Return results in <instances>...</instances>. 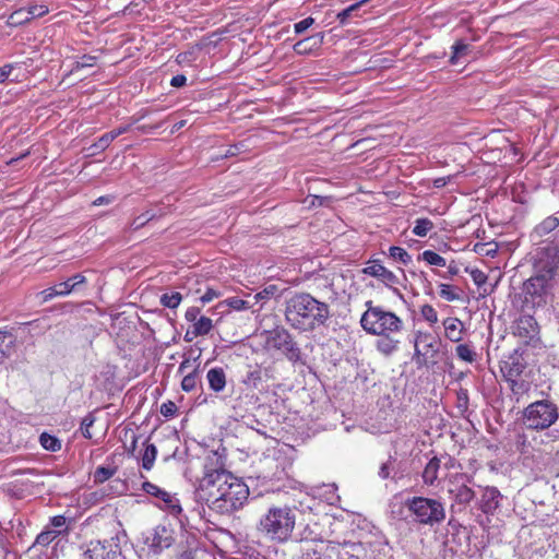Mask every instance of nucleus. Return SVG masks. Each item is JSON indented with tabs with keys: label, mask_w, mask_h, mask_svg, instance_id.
<instances>
[{
	"label": "nucleus",
	"mask_w": 559,
	"mask_h": 559,
	"mask_svg": "<svg viewBox=\"0 0 559 559\" xmlns=\"http://www.w3.org/2000/svg\"><path fill=\"white\" fill-rule=\"evenodd\" d=\"M195 500L218 514H230L243 507L249 497L248 486L226 469L205 467L194 491Z\"/></svg>",
	"instance_id": "f257e3e1"
},
{
	"label": "nucleus",
	"mask_w": 559,
	"mask_h": 559,
	"mask_svg": "<svg viewBox=\"0 0 559 559\" xmlns=\"http://www.w3.org/2000/svg\"><path fill=\"white\" fill-rule=\"evenodd\" d=\"M284 314L292 329L313 332L329 321L330 307L308 293H297L286 300Z\"/></svg>",
	"instance_id": "f03ea898"
},
{
	"label": "nucleus",
	"mask_w": 559,
	"mask_h": 559,
	"mask_svg": "<svg viewBox=\"0 0 559 559\" xmlns=\"http://www.w3.org/2000/svg\"><path fill=\"white\" fill-rule=\"evenodd\" d=\"M296 526V512L287 506H271L258 522V531L267 539L284 544L287 543Z\"/></svg>",
	"instance_id": "7ed1b4c3"
},
{
	"label": "nucleus",
	"mask_w": 559,
	"mask_h": 559,
	"mask_svg": "<svg viewBox=\"0 0 559 559\" xmlns=\"http://www.w3.org/2000/svg\"><path fill=\"white\" fill-rule=\"evenodd\" d=\"M367 310L360 318L361 328L371 335H397L404 328L403 320L381 306L366 302Z\"/></svg>",
	"instance_id": "20e7f679"
},
{
	"label": "nucleus",
	"mask_w": 559,
	"mask_h": 559,
	"mask_svg": "<svg viewBox=\"0 0 559 559\" xmlns=\"http://www.w3.org/2000/svg\"><path fill=\"white\" fill-rule=\"evenodd\" d=\"M559 419V407L549 399L530 403L521 414L522 425L527 430H548Z\"/></svg>",
	"instance_id": "39448f33"
},
{
	"label": "nucleus",
	"mask_w": 559,
	"mask_h": 559,
	"mask_svg": "<svg viewBox=\"0 0 559 559\" xmlns=\"http://www.w3.org/2000/svg\"><path fill=\"white\" fill-rule=\"evenodd\" d=\"M405 507L414 521L421 525H439L445 519V508L439 499L412 497L405 500Z\"/></svg>",
	"instance_id": "423d86ee"
},
{
	"label": "nucleus",
	"mask_w": 559,
	"mask_h": 559,
	"mask_svg": "<svg viewBox=\"0 0 559 559\" xmlns=\"http://www.w3.org/2000/svg\"><path fill=\"white\" fill-rule=\"evenodd\" d=\"M141 551L146 556H159L175 543V531L167 525L158 524L142 532L139 539Z\"/></svg>",
	"instance_id": "0eeeda50"
},
{
	"label": "nucleus",
	"mask_w": 559,
	"mask_h": 559,
	"mask_svg": "<svg viewBox=\"0 0 559 559\" xmlns=\"http://www.w3.org/2000/svg\"><path fill=\"white\" fill-rule=\"evenodd\" d=\"M265 346L267 349L282 352L288 360L298 361L300 349L292 334L283 326H276L265 332Z\"/></svg>",
	"instance_id": "6e6552de"
},
{
	"label": "nucleus",
	"mask_w": 559,
	"mask_h": 559,
	"mask_svg": "<svg viewBox=\"0 0 559 559\" xmlns=\"http://www.w3.org/2000/svg\"><path fill=\"white\" fill-rule=\"evenodd\" d=\"M551 276L540 274L528 278L523 286L525 301L534 306H542L546 302V296L550 289Z\"/></svg>",
	"instance_id": "1a4fd4ad"
},
{
	"label": "nucleus",
	"mask_w": 559,
	"mask_h": 559,
	"mask_svg": "<svg viewBox=\"0 0 559 559\" xmlns=\"http://www.w3.org/2000/svg\"><path fill=\"white\" fill-rule=\"evenodd\" d=\"M472 477L466 474H456L449 481L448 493L454 503L467 506L475 498V491L471 488Z\"/></svg>",
	"instance_id": "9d476101"
},
{
	"label": "nucleus",
	"mask_w": 559,
	"mask_h": 559,
	"mask_svg": "<svg viewBox=\"0 0 559 559\" xmlns=\"http://www.w3.org/2000/svg\"><path fill=\"white\" fill-rule=\"evenodd\" d=\"M414 346L415 355L423 362H427L429 359H433L439 352V341L429 332H416Z\"/></svg>",
	"instance_id": "9b49d317"
},
{
	"label": "nucleus",
	"mask_w": 559,
	"mask_h": 559,
	"mask_svg": "<svg viewBox=\"0 0 559 559\" xmlns=\"http://www.w3.org/2000/svg\"><path fill=\"white\" fill-rule=\"evenodd\" d=\"M120 555L118 544L111 540H91L84 551V559H117Z\"/></svg>",
	"instance_id": "f8f14e48"
},
{
	"label": "nucleus",
	"mask_w": 559,
	"mask_h": 559,
	"mask_svg": "<svg viewBox=\"0 0 559 559\" xmlns=\"http://www.w3.org/2000/svg\"><path fill=\"white\" fill-rule=\"evenodd\" d=\"M336 552L338 559H364L362 542L354 543L346 539L329 540L326 550Z\"/></svg>",
	"instance_id": "ddd939ff"
},
{
	"label": "nucleus",
	"mask_w": 559,
	"mask_h": 559,
	"mask_svg": "<svg viewBox=\"0 0 559 559\" xmlns=\"http://www.w3.org/2000/svg\"><path fill=\"white\" fill-rule=\"evenodd\" d=\"M526 368V361L523 353L519 348L514 349L500 361V371L504 380L520 378Z\"/></svg>",
	"instance_id": "4468645a"
},
{
	"label": "nucleus",
	"mask_w": 559,
	"mask_h": 559,
	"mask_svg": "<svg viewBox=\"0 0 559 559\" xmlns=\"http://www.w3.org/2000/svg\"><path fill=\"white\" fill-rule=\"evenodd\" d=\"M362 273L380 280L385 286L393 287L400 283L399 277L386 269L380 260H369Z\"/></svg>",
	"instance_id": "2eb2a0df"
},
{
	"label": "nucleus",
	"mask_w": 559,
	"mask_h": 559,
	"mask_svg": "<svg viewBox=\"0 0 559 559\" xmlns=\"http://www.w3.org/2000/svg\"><path fill=\"white\" fill-rule=\"evenodd\" d=\"M49 12L45 4H32L28 8H21L14 11L8 19V24L12 26L27 23L36 17H41Z\"/></svg>",
	"instance_id": "dca6fc26"
},
{
	"label": "nucleus",
	"mask_w": 559,
	"mask_h": 559,
	"mask_svg": "<svg viewBox=\"0 0 559 559\" xmlns=\"http://www.w3.org/2000/svg\"><path fill=\"white\" fill-rule=\"evenodd\" d=\"M364 559H385L389 552L388 543L382 536H374L373 539L362 542Z\"/></svg>",
	"instance_id": "f3484780"
},
{
	"label": "nucleus",
	"mask_w": 559,
	"mask_h": 559,
	"mask_svg": "<svg viewBox=\"0 0 559 559\" xmlns=\"http://www.w3.org/2000/svg\"><path fill=\"white\" fill-rule=\"evenodd\" d=\"M502 495L496 487H486L478 501V507L485 514L492 515L500 506Z\"/></svg>",
	"instance_id": "a211bd4d"
},
{
	"label": "nucleus",
	"mask_w": 559,
	"mask_h": 559,
	"mask_svg": "<svg viewBox=\"0 0 559 559\" xmlns=\"http://www.w3.org/2000/svg\"><path fill=\"white\" fill-rule=\"evenodd\" d=\"M323 38H324V34L319 33L314 36H310V37H307V38H304V39L297 41L294 45L293 49H294L295 53L300 55V56L310 55L314 50L320 48V46L323 43Z\"/></svg>",
	"instance_id": "6ab92c4d"
},
{
	"label": "nucleus",
	"mask_w": 559,
	"mask_h": 559,
	"mask_svg": "<svg viewBox=\"0 0 559 559\" xmlns=\"http://www.w3.org/2000/svg\"><path fill=\"white\" fill-rule=\"evenodd\" d=\"M537 330V322L532 316H521L514 325V334L526 338H533Z\"/></svg>",
	"instance_id": "aec40b11"
},
{
	"label": "nucleus",
	"mask_w": 559,
	"mask_h": 559,
	"mask_svg": "<svg viewBox=\"0 0 559 559\" xmlns=\"http://www.w3.org/2000/svg\"><path fill=\"white\" fill-rule=\"evenodd\" d=\"M445 337L454 343H459L463 338L464 324L459 318L448 317L442 322Z\"/></svg>",
	"instance_id": "412c9836"
},
{
	"label": "nucleus",
	"mask_w": 559,
	"mask_h": 559,
	"mask_svg": "<svg viewBox=\"0 0 559 559\" xmlns=\"http://www.w3.org/2000/svg\"><path fill=\"white\" fill-rule=\"evenodd\" d=\"M442 459L436 455L428 461L421 473L423 483L426 486L430 487L437 484Z\"/></svg>",
	"instance_id": "4be33fe9"
},
{
	"label": "nucleus",
	"mask_w": 559,
	"mask_h": 559,
	"mask_svg": "<svg viewBox=\"0 0 559 559\" xmlns=\"http://www.w3.org/2000/svg\"><path fill=\"white\" fill-rule=\"evenodd\" d=\"M206 380L210 389L216 393L222 392L226 386V373L221 367L211 368L206 373Z\"/></svg>",
	"instance_id": "5701e85b"
},
{
	"label": "nucleus",
	"mask_w": 559,
	"mask_h": 559,
	"mask_svg": "<svg viewBox=\"0 0 559 559\" xmlns=\"http://www.w3.org/2000/svg\"><path fill=\"white\" fill-rule=\"evenodd\" d=\"M131 126H121L118 127L105 134H103L93 145L92 147L95 148V151H105L110 143L120 136L121 134L128 132L130 130Z\"/></svg>",
	"instance_id": "b1692460"
},
{
	"label": "nucleus",
	"mask_w": 559,
	"mask_h": 559,
	"mask_svg": "<svg viewBox=\"0 0 559 559\" xmlns=\"http://www.w3.org/2000/svg\"><path fill=\"white\" fill-rule=\"evenodd\" d=\"M86 282L87 280L82 273H76L69 277L67 281L59 283L58 288L60 289L62 296H68Z\"/></svg>",
	"instance_id": "393cba45"
},
{
	"label": "nucleus",
	"mask_w": 559,
	"mask_h": 559,
	"mask_svg": "<svg viewBox=\"0 0 559 559\" xmlns=\"http://www.w3.org/2000/svg\"><path fill=\"white\" fill-rule=\"evenodd\" d=\"M376 343V348L381 354L389 356L399 349L400 341L395 338L396 335H379Z\"/></svg>",
	"instance_id": "a878e982"
},
{
	"label": "nucleus",
	"mask_w": 559,
	"mask_h": 559,
	"mask_svg": "<svg viewBox=\"0 0 559 559\" xmlns=\"http://www.w3.org/2000/svg\"><path fill=\"white\" fill-rule=\"evenodd\" d=\"M455 355L460 360L467 364H473L477 358V353L472 343L459 344L455 347Z\"/></svg>",
	"instance_id": "bb28decb"
},
{
	"label": "nucleus",
	"mask_w": 559,
	"mask_h": 559,
	"mask_svg": "<svg viewBox=\"0 0 559 559\" xmlns=\"http://www.w3.org/2000/svg\"><path fill=\"white\" fill-rule=\"evenodd\" d=\"M509 384L512 395L515 399V402H520V399L526 394L530 390V383L520 378H512L511 380H506Z\"/></svg>",
	"instance_id": "cd10ccee"
},
{
	"label": "nucleus",
	"mask_w": 559,
	"mask_h": 559,
	"mask_svg": "<svg viewBox=\"0 0 559 559\" xmlns=\"http://www.w3.org/2000/svg\"><path fill=\"white\" fill-rule=\"evenodd\" d=\"M439 295L447 301H457L462 300L463 292L456 286L441 283L439 284Z\"/></svg>",
	"instance_id": "c85d7f7f"
},
{
	"label": "nucleus",
	"mask_w": 559,
	"mask_h": 559,
	"mask_svg": "<svg viewBox=\"0 0 559 559\" xmlns=\"http://www.w3.org/2000/svg\"><path fill=\"white\" fill-rule=\"evenodd\" d=\"M213 329V321L209 317L200 316L195 322L192 323L193 337L203 336L211 332Z\"/></svg>",
	"instance_id": "c756f323"
},
{
	"label": "nucleus",
	"mask_w": 559,
	"mask_h": 559,
	"mask_svg": "<svg viewBox=\"0 0 559 559\" xmlns=\"http://www.w3.org/2000/svg\"><path fill=\"white\" fill-rule=\"evenodd\" d=\"M15 338L8 331H0V361L8 357L14 346Z\"/></svg>",
	"instance_id": "7c9ffc66"
},
{
	"label": "nucleus",
	"mask_w": 559,
	"mask_h": 559,
	"mask_svg": "<svg viewBox=\"0 0 559 559\" xmlns=\"http://www.w3.org/2000/svg\"><path fill=\"white\" fill-rule=\"evenodd\" d=\"M50 531H52L57 537L67 534L69 531V525L67 522V518L64 515H55L50 518L49 523L46 525Z\"/></svg>",
	"instance_id": "2f4dec72"
},
{
	"label": "nucleus",
	"mask_w": 559,
	"mask_h": 559,
	"mask_svg": "<svg viewBox=\"0 0 559 559\" xmlns=\"http://www.w3.org/2000/svg\"><path fill=\"white\" fill-rule=\"evenodd\" d=\"M559 226V219L555 216H549L545 218L540 224H538L534 231L537 236L543 237L550 231L555 230Z\"/></svg>",
	"instance_id": "473e14b6"
},
{
	"label": "nucleus",
	"mask_w": 559,
	"mask_h": 559,
	"mask_svg": "<svg viewBox=\"0 0 559 559\" xmlns=\"http://www.w3.org/2000/svg\"><path fill=\"white\" fill-rule=\"evenodd\" d=\"M418 260H423L429 265H435L439 267H444L447 265V261L443 257L432 250H425L418 255Z\"/></svg>",
	"instance_id": "72a5a7b5"
},
{
	"label": "nucleus",
	"mask_w": 559,
	"mask_h": 559,
	"mask_svg": "<svg viewBox=\"0 0 559 559\" xmlns=\"http://www.w3.org/2000/svg\"><path fill=\"white\" fill-rule=\"evenodd\" d=\"M40 445L50 452H57L61 449V441L47 432H43L39 437Z\"/></svg>",
	"instance_id": "f704fd0d"
},
{
	"label": "nucleus",
	"mask_w": 559,
	"mask_h": 559,
	"mask_svg": "<svg viewBox=\"0 0 559 559\" xmlns=\"http://www.w3.org/2000/svg\"><path fill=\"white\" fill-rule=\"evenodd\" d=\"M433 226L429 218H417L412 233L417 237H426L433 229Z\"/></svg>",
	"instance_id": "c9c22d12"
},
{
	"label": "nucleus",
	"mask_w": 559,
	"mask_h": 559,
	"mask_svg": "<svg viewBox=\"0 0 559 559\" xmlns=\"http://www.w3.org/2000/svg\"><path fill=\"white\" fill-rule=\"evenodd\" d=\"M389 257L404 265L412 262V255L402 247L391 246L389 248Z\"/></svg>",
	"instance_id": "e433bc0d"
},
{
	"label": "nucleus",
	"mask_w": 559,
	"mask_h": 559,
	"mask_svg": "<svg viewBox=\"0 0 559 559\" xmlns=\"http://www.w3.org/2000/svg\"><path fill=\"white\" fill-rule=\"evenodd\" d=\"M157 449L153 443L146 444L142 455V467L146 471L152 469L156 460Z\"/></svg>",
	"instance_id": "4c0bfd02"
},
{
	"label": "nucleus",
	"mask_w": 559,
	"mask_h": 559,
	"mask_svg": "<svg viewBox=\"0 0 559 559\" xmlns=\"http://www.w3.org/2000/svg\"><path fill=\"white\" fill-rule=\"evenodd\" d=\"M181 300H182V295L178 292L165 293L159 298L160 305L166 308H169V309L178 308Z\"/></svg>",
	"instance_id": "58836bf2"
},
{
	"label": "nucleus",
	"mask_w": 559,
	"mask_h": 559,
	"mask_svg": "<svg viewBox=\"0 0 559 559\" xmlns=\"http://www.w3.org/2000/svg\"><path fill=\"white\" fill-rule=\"evenodd\" d=\"M116 467L98 466L93 474V480L95 484H103L109 478H111L116 474Z\"/></svg>",
	"instance_id": "ea45409f"
},
{
	"label": "nucleus",
	"mask_w": 559,
	"mask_h": 559,
	"mask_svg": "<svg viewBox=\"0 0 559 559\" xmlns=\"http://www.w3.org/2000/svg\"><path fill=\"white\" fill-rule=\"evenodd\" d=\"M162 501L164 509L171 515H179L182 512L179 499L175 495L169 493V498L164 497Z\"/></svg>",
	"instance_id": "a19ab883"
},
{
	"label": "nucleus",
	"mask_w": 559,
	"mask_h": 559,
	"mask_svg": "<svg viewBox=\"0 0 559 559\" xmlns=\"http://www.w3.org/2000/svg\"><path fill=\"white\" fill-rule=\"evenodd\" d=\"M452 56L450 58V62L452 64L457 63L459 59L463 56H465L469 49V46L465 44L463 40H456L452 45Z\"/></svg>",
	"instance_id": "79ce46f5"
},
{
	"label": "nucleus",
	"mask_w": 559,
	"mask_h": 559,
	"mask_svg": "<svg viewBox=\"0 0 559 559\" xmlns=\"http://www.w3.org/2000/svg\"><path fill=\"white\" fill-rule=\"evenodd\" d=\"M142 490L153 497H156L158 499H163L164 497L169 498V492L159 488L157 485L151 483V481H144L142 484Z\"/></svg>",
	"instance_id": "37998d69"
},
{
	"label": "nucleus",
	"mask_w": 559,
	"mask_h": 559,
	"mask_svg": "<svg viewBox=\"0 0 559 559\" xmlns=\"http://www.w3.org/2000/svg\"><path fill=\"white\" fill-rule=\"evenodd\" d=\"M262 381L261 371L255 368L253 370H249L245 376L242 382L248 388L257 389Z\"/></svg>",
	"instance_id": "c03bdc74"
},
{
	"label": "nucleus",
	"mask_w": 559,
	"mask_h": 559,
	"mask_svg": "<svg viewBox=\"0 0 559 559\" xmlns=\"http://www.w3.org/2000/svg\"><path fill=\"white\" fill-rule=\"evenodd\" d=\"M326 549V545L321 540L320 545L316 548H306L304 552V559H329L328 556L323 554V550Z\"/></svg>",
	"instance_id": "a18cd8bd"
},
{
	"label": "nucleus",
	"mask_w": 559,
	"mask_h": 559,
	"mask_svg": "<svg viewBox=\"0 0 559 559\" xmlns=\"http://www.w3.org/2000/svg\"><path fill=\"white\" fill-rule=\"evenodd\" d=\"M278 293V287L274 284L265 286L262 290L254 295V299L257 301H266L270 300Z\"/></svg>",
	"instance_id": "49530a36"
},
{
	"label": "nucleus",
	"mask_w": 559,
	"mask_h": 559,
	"mask_svg": "<svg viewBox=\"0 0 559 559\" xmlns=\"http://www.w3.org/2000/svg\"><path fill=\"white\" fill-rule=\"evenodd\" d=\"M155 217V214L151 211H146L142 214H140L139 216H136L132 223L130 224V228L132 230H138L140 229L141 227H143L146 223H148L150 221H152L153 218Z\"/></svg>",
	"instance_id": "de8ad7c7"
},
{
	"label": "nucleus",
	"mask_w": 559,
	"mask_h": 559,
	"mask_svg": "<svg viewBox=\"0 0 559 559\" xmlns=\"http://www.w3.org/2000/svg\"><path fill=\"white\" fill-rule=\"evenodd\" d=\"M199 381V374L198 371H193L187 376L183 377L181 381V389L186 392H191L195 389Z\"/></svg>",
	"instance_id": "09e8293b"
},
{
	"label": "nucleus",
	"mask_w": 559,
	"mask_h": 559,
	"mask_svg": "<svg viewBox=\"0 0 559 559\" xmlns=\"http://www.w3.org/2000/svg\"><path fill=\"white\" fill-rule=\"evenodd\" d=\"M369 0H360L348 8L344 9L343 11L338 12L336 17L341 24H345L350 16L352 12L359 9L362 4L367 3Z\"/></svg>",
	"instance_id": "8fccbe9b"
},
{
	"label": "nucleus",
	"mask_w": 559,
	"mask_h": 559,
	"mask_svg": "<svg viewBox=\"0 0 559 559\" xmlns=\"http://www.w3.org/2000/svg\"><path fill=\"white\" fill-rule=\"evenodd\" d=\"M420 314L430 325L438 322V313L431 305L426 304L421 306Z\"/></svg>",
	"instance_id": "3c124183"
},
{
	"label": "nucleus",
	"mask_w": 559,
	"mask_h": 559,
	"mask_svg": "<svg viewBox=\"0 0 559 559\" xmlns=\"http://www.w3.org/2000/svg\"><path fill=\"white\" fill-rule=\"evenodd\" d=\"M95 423V416L92 413H88L81 421V432L82 436L86 439H92L91 427Z\"/></svg>",
	"instance_id": "603ef678"
},
{
	"label": "nucleus",
	"mask_w": 559,
	"mask_h": 559,
	"mask_svg": "<svg viewBox=\"0 0 559 559\" xmlns=\"http://www.w3.org/2000/svg\"><path fill=\"white\" fill-rule=\"evenodd\" d=\"M57 538V535L48 527L39 533L36 537L35 544L40 546H47Z\"/></svg>",
	"instance_id": "864d4df0"
},
{
	"label": "nucleus",
	"mask_w": 559,
	"mask_h": 559,
	"mask_svg": "<svg viewBox=\"0 0 559 559\" xmlns=\"http://www.w3.org/2000/svg\"><path fill=\"white\" fill-rule=\"evenodd\" d=\"M96 62V57L91 55H84L78 59L72 67V71H76L83 68L93 67Z\"/></svg>",
	"instance_id": "5fc2aeb1"
},
{
	"label": "nucleus",
	"mask_w": 559,
	"mask_h": 559,
	"mask_svg": "<svg viewBox=\"0 0 559 559\" xmlns=\"http://www.w3.org/2000/svg\"><path fill=\"white\" fill-rule=\"evenodd\" d=\"M224 304H226L229 308L234 309V310H237V311H241V310H246V309H249V304L248 301L243 300V299H240L238 297H230V298H227Z\"/></svg>",
	"instance_id": "6e6d98bb"
},
{
	"label": "nucleus",
	"mask_w": 559,
	"mask_h": 559,
	"mask_svg": "<svg viewBox=\"0 0 559 559\" xmlns=\"http://www.w3.org/2000/svg\"><path fill=\"white\" fill-rule=\"evenodd\" d=\"M177 405L173 401H166L160 405L159 412L166 418H171L177 413Z\"/></svg>",
	"instance_id": "4d7b16f0"
},
{
	"label": "nucleus",
	"mask_w": 559,
	"mask_h": 559,
	"mask_svg": "<svg viewBox=\"0 0 559 559\" xmlns=\"http://www.w3.org/2000/svg\"><path fill=\"white\" fill-rule=\"evenodd\" d=\"M40 296H41L43 302H47L55 297H63L61 295L60 289L58 288V284L40 292Z\"/></svg>",
	"instance_id": "13d9d810"
},
{
	"label": "nucleus",
	"mask_w": 559,
	"mask_h": 559,
	"mask_svg": "<svg viewBox=\"0 0 559 559\" xmlns=\"http://www.w3.org/2000/svg\"><path fill=\"white\" fill-rule=\"evenodd\" d=\"M314 24V19L311 16H308L297 23L294 24V31L296 34H302L306 32L310 26Z\"/></svg>",
	"instance_id": "bf43d9fd"
},
{
	"label": "nucleus",
	"mask_w": 559,
	"mask_h": 559,
	"mask_svg": "<svg viewBox=\"0 0 559 559\" xmlns=\"http://www.w3.org/2000/svg\"><path fill=\"white\" fill-rule=\"evenodd\" d=\"M516 448L523 455L528 456L533 454L531 450V444L527 442L525 435L519 436L516 441Z\"/></svg>",
	"instance_id": "052dcab7"
},
{
	"label": "nucleus",
	"mask_w": 559,
	"mask_h": 559,
	"mask_svg": "<svg viewBox=\"0 0 559 559\" xmlns=\"http://www.w3.org/2000/svg\"><path fill=\"white\" fill-rule=\"evenodd\" d=\"M471 276L478 287L483 286L487 282V275L478 269L472 270Z\"/></svg>",
	"instance_id": "680f3d73"
},
{
	"label": "nucleus",
	"mask_w": 559,
	"mask_h": 559,
	"mask_svg": "<svg viewBox=\"0 0 559 559\" xmlns=\"http://www.w3.org/2000/svg\"><path fill=\"white\" fill-rule=\"evenodd\" d=\"M457 395V406L460 408L466 409L468 406V391L466 389H460L456 393Z\"/></svg>",
	"instance_id": "e2e57ef3"
},
{
	"label": "nucleus",
	"mask_w": 559,
	"mask_h": 559,
	"mask_svg": "<svg viewBox=\"0 0 559 559\" xmlns=\"http://www.w3.org/2000/svg\"><path fill=\"white\" fill-rule=\"evenodd\" d=\"M393 469V461L390 459L386 462H384L379 469V476L382 479H386L391 475V471Z\"/></svg>",
	"instance_id": "0e129e2a"
},
{
	"label": "nucleus",
	"mask_w": 559,
	"mask_h": 559,
	"mask_svg": "<svg viewBox=\"0 0 559 559\" xmlns=\"http://www.w3.org/2000/svg\"><path fill=\"white\" fill-rule=\"evenodd\" d=\"M200 308L198 307H189L187 310H186V313H185V319L190 322V323H193L198 320V318L200 317Z\"/></svg>",
	"instance_id": "69168bd1"
},
{
	"label": "nucleus",
	"mask_w": 559,
	"mask_h": 559,
	"mask_svg": "<svg viewBox=\"0 0 559 559\" xmlns=\"http://www.w3.org/2000/svg\"><path fill=\"white\" fill-rule=\"evenodd\" d=\"M217 297H219L218 292H216L213 288H207L206 292L200 297V300L204 305V304L212 301L213 299H215Z\"/></svg>",
	"instance_id": "338daca9"
},
{
	"label": "nucleus",
	"mask_w": 559,
	"mask_h": 559,
	"mask_svg": "<svg viewBox=\"0 0 559 559\" xmlns=\"http://www.w3.org/2000/svg\"><path fill=\"white\" fill-rule=\"evenodd\" d=\"M186 83H187V78L183 74H177V75L173 76L170 80V85L176 88L185 86Z\"/></svg>",
	"instance_id": "774afa93"
}]
</instances>
